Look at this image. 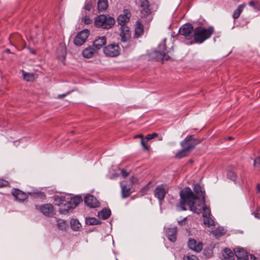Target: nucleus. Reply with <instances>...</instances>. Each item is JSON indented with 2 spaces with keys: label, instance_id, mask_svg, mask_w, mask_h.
<instances>
[{
  "label": "nucleus",
  "instance_id": "nucleus-1",
  "mask_svg": "<svg viewBox=\"0 0 260 260\" xmlns=\"http://www.w3.org/2000/svg\"><path fill=\"white\" fill-rule=\"evenodd\" d=\"M181 200L179 203V207L183 210H187L185 205L189 207L191 211L197 214H200L202 211L203 217L210 216V211L208 208L205 205V201L203 203V206H199L200 208H197L194 206V202L197 200V197L193 194L191 189L189 187H185L180 192Z\"/></svg>",
  "mask_w": 260,
  "mask_h": 260
},
{
  "label": "nucleus",
  "instance_id": "nucleus-2",
  "mask_svg": "<svg viewBox=\"0 0 260 260\" xmlns=\"http://www.w3.org/2000/svg\"><path fill=\"white\" fill-rule=\"evenodd\" d=\"M214 28L210 26L208 28L198 26L194 29L193 40L194 43L201 44L208 39L214 32Z\"/></svg>",
  "mask_w": 260,
  "mask_h": 260
},
{
  "label": "nucleus",
  "instance_id": "nucleus-3",
  "mask_svg": "<svg viewBox=\"0 0 260 260\" xmlns=\"http://www.w3.org/2000/svg\"><path fill=\"white\" fill-rule=\"evenodd\" d=\"M94 23L98 28L109 29L114 25L115 20L113 17L109 15L102 14L95 17Z\"/></svg>",
  "mask_w": 260,
  "mask_h": 260
},
{
  "label": "nucleus",
  "instance_id": "nucleus-4",
  "mask_svg": "<svg viewBox=\"0 0 260 260\" xmlns=\"http://www.w3.org/2000/svg\"><path fill=\"white\" fill-rule=\"evenodd\" d=\"M166 41V40L164 39L158 45V50L153 51L151 54L152 57L156 60H167L170 58V56L167 54L168 51L167 50Z\"/></svg>",
  "mask_w": 260,
  "mask_h": 260
},
{
  "label": "nucleus",
  "instance_id": "nucleus-5",
  "mask_svg": "<svg viewBox=\"0 0 260 260\" xmlns=\"http://www.w3.org/2000/svg\"><path fill=\"white\" fill-rule=\"evenodd\" d=\"M201 142V140L194 138L193 135H188L181 142L180 145L182 147L189 148L188 151L190 152L192 149L194 148Z\"/></svg>",
  "mask_w": 260,
  "mask_h": 260
},
{
  "label": "nucleus",
  "instance_id": "nucleus-6",
  "mask_svg": "<svg viewBox=\"0 0 260 260\" xmlns=\"http://www.w3.org/2000/svg\"><path fill=\"white\" fill-rule=\"evenodd\" d=\"M194 29L190 23H186L183 25L179 30V34L184 36L188 40L193 38Z\"/></svg>",
  "mask_w": 260,
  "mask_h": 260
},
{
  "label": "nucleus",
  "instance_id": "nucleus-7",
  "mask_svg": "<svg viewBox=\"0 0 260 260\" xmlns=\"http://www.w3.org/2000/svg\"><path fill=\"white\" fill-rule=\"evenodd\" d=\"M120 51L119 45L114 43L105 46L103 49L105 54L110 57L117 56L120 54Z\"/></svg>",
  "mask_w": 260,
  "mask_h": 260
},
{
  "label": "nucleus",
  "instance_id": "nucleus-8",
  "mask_svg": "<svg viewBox=\"0 0 260 260\" xmlns=\"http://www.w3.org/2000/svg\"><path fill=\"white\" fill-rule=\"evenodd\" d=\"M167 192V185L162 184L156 186L154 191V195L159 202H161L164 200Z\"/></svg>",
  "mask_w": 260,
  "mask_h": 260
},
{
  "label": "nucleus",
  "instance_id": "nucleus-9",
  "mask_svg": "<svg viewBox=\"0 0 260 260\" xmlns=\"http://www.w3.org/2000/svg\"><path fill=\"white\" fill-rule=\"evenodd\" d=\"M89 35V31L88 29H83L77 33L74 38V43L76 46L82 45L86 41Z\"/></svg>",
  "mask_w": 260,
  "mask_h": 260
},
{
  "label": "nucleus",
  "instance_id": "nucleus-10",
  "mask_svg": "<svg viewBox=\"0 0 260 260\" xmlns=\"http://www.w3.org/2000/svg\"><path fill=\"white\" fill-rule=\"evenodd\" d=\"M131 17V13L128 9H124L123 13L118 16L117 22L121 26L125 25V23L129 22Z\"/></svg>",
  "mask_w": 260,
  "mask_h": 260
},
{
  "label": "nucleus",
  "instance_id": "nucleus-11",
  "mask_svg": "<svg viewBox=\"0 0 260 260\" xmlns=\"http://www.w3.org/2000/svg\"><path fill=\"white\" fill-rule=\"evenodd\" d=\"M120 30V36L121 42L124 43L127 42L130 39L131 36L129 27L126 25L121 26Z\"/></svg>",
  "mask_w": 260,
  "mask_h": 260
},
{
  "label": "nucleus",
  "instance_id": "nucleus-12",
  "mask_svg": "<svg viewBox=\"0 0 260 260\" xmlns=\"http://www.w3.org/2000/svg\"><path fill=\"white\" fill-rule=\"evenodd\" d=\"M166 235L169 240L172 242L176 241L177 228L176 226L168 228L166 229Z\"/></svg>",
  "mask_w": 260,
  "mask_h": 260
},
{
  "label": "nucleus",
  "instance_id": "nucleus-13",
  "mask_svg": "<svg viewBox=\"0 0 260 260\" xmlns=\"http://www.w3.org/2000/svg\"><path fill=\"white\" fill-rule=\"evenodd\" d=\"M85 204L90 208H96L100 206V203L92 195L88 194L84 197Z\"/></svg>",
  "mask_w": 260,
  "mask_h": 260
},
{
  "label": "nucleus",
  "instance_id": "nucleus-14",
  "mask_svg": "<svg viewBox=\"0 0 260 260\" xmlns=\"http://www.w3.org/2000/svg\"><path fill=\"white\" fill-rule=\"evenodd\" d=\"M188 247L196 252H200L203 248V243L201 242H198L194 239L190 238L188 241Z\"/></svg>",
  "mask_w": 260,
  "mask_h": 260
},
{
  "label": "nucleus",
  "instance_id": "nucleus-15",
  "mask_svg": "<svg viewBox=\"0 0 260 260\" xmlns=\"http://www.w3.org/2000/svg\"><path fill=\"white\" fill-rule=\"evenodd\" d=\"M235 255L237 260H248L247 252L243 248H236L235 249Z\"/></svg>",
  "mask_w": 260,
  "mask_h": 260
},
{
  "label": "nucleus",
  "instance_id": "nucleus-16",
  "mask_svg": "<svg viewBox=\"0 0 260 260\" xmlns=\"http://www.w3.org/2000/svg\"><path fill=\"white\" fill-rule=\"evenodd\" d=\"M12 194L14 197H15L16 200L19 201H23L28 197L25 192L17 188H13L12 189Z\"/></svg>",
  "mask_w": 260,
  "mask_h": 260
},
{
  "label": "nucleus",
  "instance_id": "nucleus-17",
  "mask_svg": "<svg viewBox=\"0 0 260 260\" xmlns=\"http://www.w3.org/2000/svg\"><path fill=\"white\" fill-rule=\"evenodd\" d=\"M39 209L44 215L47 216H49L54 211L53 206L50 204L41 205Z\"/></svg>",
  "mask_w": 260,
  "mask_h": 260
},
{
  "label": "nucleus",
  "instance_id": "nucleus-18",
  "mask_svg": "<svg viewBox=\"0 0 260 260\" xmlns=\"http://www.w3.org/2000/svg\"><path fill=\"white\" fill-rule=\"evenodd\" d=\"M68 205L70 206V208L74 209L81 202H82V198L80 196H76L73 198H67Z\"/></svg>",
  "mask_w": 260,
  "mask_h": 260
},
{
  "label": "nucleus",
  "instance_id": "nucleus-19",
  "mask_svg": "<svg viewBox=\"0 0 260 260\" xmlns=\"http://www.w3.org/2000/svg\"><path fill=\"white\" fill-rule=\"evenodd\" d=\"M107 42V38L105 36L98 37L93 41V46L95 48L96 50L100 49L103 46L106 45Z\"/></svg>",
  "mask_w": 260,
  "mask_h": 260
},
{
  "label": "nucleus",
  "instance_id": "nucleus-20",
  "mask_svg": "<svg viewBox=\"0 0 260 260\" xmlns=\"http://www.w3.org/2000/svg\"><path fill=\"white\" fill-rule=\"evenodd\" d=\"M140 6L142 8L141 13L144 16H148L151 13V10L149 8V2L147 0H141Z\"/></svg>",
  "mask_w": 260,
  "mask_h": 260
},
{
  "label": "nucleus",
  "instance_id": "nucleus-21",
  "mask_svg": "<svg viewBox=\"0 0 260 260\" xmlns=\"http://www.w3.org/2000/svg\"><path fill=\"white\" fill-rule=\"evenodd\" d=\"M144 32V26L142 23L138 21L136 23V27L135 28V32L133 36L134 39H137L141 37Z\"/></svg>",
  "mask_w": 260,
  "mask_h": 260
},
{
  "label": "nucleus",
  "instance_id": "nucleus-22",
  "mask_svg": "<svg viewBox=\"0 0 260 260\" xmlns=\"http://www.w3.org/2000/svg\"><path fill=\"white\" fill-rule=\"evenodd\" d=\"M193 190L198 196H197V198L201 197L203 199V203H204L205 191L204 188L200 185L197 184L194 185Z\"/></svg>",
  "mask_w": 260,
  "mask_h": 260
},
{
  "label": "nucleus",
  "instance_id": "nucleus-23",
  "mask_svg": "<svg viewBox=\"0 0 260 260\" xmlns=\"http://www.w3.org/2000/svg\"><path fill=\"white\" fill-rule=\"evenodd\" d=\"M222 260H235V252H233L230 248L224 249Z\"/></svg>",
  "mask_w": 260,
  "mask_h": 260
},
{
  "label": "nucleus",
  "instance_id": "nucleus-24",
  "mask_svg": "<svg viewBox=\"0 0 260 260\" xmlns=\"http://www.w3.org/2000/svg\"><path fill=\"white\" fill-rule=\"evenodd\" d=\"M95 53H96V50L93 48L91 46H89L84 49L82 53L84 57L90 58L92 57Z\"/></svg>",
  "mask_w": 260,
  "mask_h": 260
},
{
  "label": "nucleus",
  "instance_id": "nucleus-25",
  "mask_svg": "<svg viewBox=\"0 0 260 260\" xmlns=\"http://www.w3.org/2000/svg\"><path fill=\"white\" fill-rule=\"evenodd\" d=\"M121 197L123 199L126 198L131 194V188L124 184L123 182L121 183Z\"/></svg>",
  "mask_w": 260,
  "mask_h": 260
},
{
  "label": "nucleus",
  "instance_id": "nucleus-26",
  "mask_svg": "<svg viewBox=\"0 0 260 260\" xmlns=\"http://www.w3.org/2000/svg\"><path fill=\"white\" fill-rule=\"evenodd\" d=\"M246 4L243 3L240 5L238 8L234 11L233 17L235 20L239 18Z\"/></svg>",
  "mask_w": 260,
  "mask_h": 260
},
{
  "label": "nucleus",
  "instance_id": "nucleus-27",
  "mask_svg": "<svg viewBox=\"0 0 260 260\" xmlns=\"http://www.w3.org/2000/svg\"><path fill=\"white\" fill-rule=\"evenodd\" d=\"M183 149L178 151L177 153L175 154V157L177 158H182L183 157L187 156L189 153V151H188L189 148H184L182 147Z\"/></svg>",
  "mask_w": 260,
  "mask_h": 260
},
{
  "label": "nucleus",
  "instance_id": "nucleus-28",
  "mask_svg": "<svg viewBox=\"0 0 260 260\" xmlns=\"http://www.w3.org/2000/svg\"><path fill=\"white\" fill-rule=\"evenodd\" d=\"M56 225L58 229L61 231H66L68 228L67 222L61 219L57 220Z\"/></svg>",
  "mask_w": 260,
  "mask_h": 260
},
{
  "label": "nucleus",
  "instance_id": "nucleus-29",
  "mask_svg": "<svg viewBox=\"0 0 260 260\" xmlns=\"http://www.w3.org/2000/svg\"><path fill=\"white\" fill-rule=\"evenodd\" d=\"M111 212L109 209L105 208L99 213V216L103 220L108 219L111 215Z\"/></svg>",
  "mask_w": 260,
  "mask_h": 260
},
{
  "label": "nucleus",
  "instance_id": "nucleus-30",
  "mask_svg": "<svg viewBox=\"0 0 260 260\" xmlns=\"http://www.w3.org/2000/svg\"><path fill=\"white\" fill-rule=\"evenodd\" d=\"M108 7L107 0H99L98 2V9L101 12L105 11Z\"/></svg>",
  "mask_w": 260,
  "mask_h": 260
},
{
  "label": "nucleus",
  "instance_id": "nucleus-31",
  "mask_svg": "<svg viewBox=\"0 0 260 260\" xmlns=\"http://www.w3.org/2000/svg\"><path fill=\"white\" fill-rule=\"evenodd\" d=\"M53 199L56 203V205L59 206L64 204V202L67 201V199H66V197L61 196H55L54 197Z\"/></svg>",
  "mask_w": 260,
  "mask_h": 260
},
{
  "label": "nucleus",
  "instance_id": "nucleus-32",
  "mask_svg": "<svg viewBox=\"0 0 260 260\" xmlns=\"http://www.w3.org/2000/svg\"><path fill=\"white\" fill-rule=\"evenodd\" d=\"M72 208H70V206L68 205V202L67 201L66 202H64V204H62L60 206L59 213L62 214H66Z\"/></svg>",
  "mask_w": 260,
  "mask_h": 260
},
{
  "label": "nucleus",
  "instance_id": "nucleus-33",
  "mask_svg": "<svg viewBox=\"0 0 260 260\" xmlns=\"http://www.w3.org/2000/svg\"><path fill=\"white\" fill-rule=\"evenodd\" d=\"M101 221L95 217H88L86 218V223L89 225H96L101 223Z\"/></svg>",
  "mask_w": 260,
  "mask_h": 260
},
{
  "label": "nucleus",
  "instance_id": "nucleus-34",
  "mask_svg": "<svg viewBox=\"0 0 260 260\" xmlns=\"http://www.w3.org/2000/svg\"><path fill=\"white\" fill-rule=\"evenodd\" d=\"M70 224L71 229L74 231H78L81 226V224L77 219H72Z\"/></svg>",
  "mask_w": 260,
  "mask_h": 260
},
{
  "label": "nucleus",
  "instance_id": "nucleus-35",
  "mask_svg": "<svg viewBox=\"0 0 260 260\" xmlns=\"http://www.w3.org/2000/svg\"><path fill=\"white\" fill-rule=\"evenodd\" d=\"M237 175L234 170H229L227 172V178L234 182L236 181Z\"/></svg>",
  "mask_w": 260,
  "mask_h": 260
},
{
  "label": "nucleus",
  "instance_id": "nucleus-36",
  "mask_svg": "<svg viewBox=\"0 0 260 260\" xmlns=\"http://www.w3.org/2000/svg\"><path fill=\"white\" fill-rule=\"evenodd\" d=\"M23 78L27 82L33 81L35 79V75L32 73H23Z\"/></svg>",
  "mask_w": 260,
  "mask_h": 260
},
{
  "label": "nucleus",
  "instance_id": "nucleus-37",
  "mask_svg": "<svg viewBox=\"0 0 260 260\" xmlns=\"http://www.w3.org/2000/svg\"><path fill=\"white\" fill-rule=\"evenodd\" d=\"M203 222L205 225L209 227L214 225V221L210 216L204 217Z\"/></svg>",
  "mask_w": 260,
  "mask_h": 260
},
{
  "label": "nucleus",
  "instance_id": "nucleus-38",
  "mask_svg": "<svg viewBox=\"0 0 260 260\" xmlns=\"http://www.w3.org/2000/svg\"><path fill=\"white\" fill-rule=\"evenodd\" d=\"M248 5L256 11H260V4L258 1H251L248 3Z\"/></svg>",
  "mask_w": 260,
  "mask_h": 260
},
{
  "label": "nucleus",
  "instance_id": "nucleus-39",
  "mask_svg": "<svg viewBox=\"0 0 260 260\" xmlns=\"http://www.w3.org/2000/svg\"><path fill=\"white\" fill-rule=\"evenodd\" d=\"M254 167L260 170V156L257 157L254 160Z\"/></svg>",
  "mask_w": 260,
  "mask_h": 260
},
{
  "label": "nucleus",
  "instance_id": "nucleus-40",
  "mask_svg": "<svg viewBox=\"0 0 260 260\" xmlns=\"http://www.w3.org/2000/svg\"><path fill=\"white\" fill-rule=\"evenodd\" d=\"M184 260H199L198 257L194 255H187L183 257Z\"/></svg>",
  "mask_w": 260,
  "mask_h": 260
},
{
  "label": "nucleus",
  "instance_id": "nucleus-41",
  "mask_svg": "<svg viewBox=\"0 0 260 260\" xmlns=\"http://www.w3.org/2000/svg\"><path fill=\"white\" fill-rule=\"evenodd\" d=\"M158 136V134L156 133H153L151 134H148L146 136L145 140L146 141H149V140H151L152 139L157 137Z\"/></svg>",
  "mask_w": 260,
  "mask_h": 260
},
{
  "label": "nucleus",
  "instance_id": "nucleus-42",
  "mask_svg": "<svg viewBox=\"0 0 260 260\" xmlns=\"http://www.w3.org/2000/svg\"><path fill=\"white\" fill-rule=\"evenodd\" d=\"M9 184V182L4 179H0V188L7 186Z\"/></svg>",
  "mask_w": 260,
  "mask_h": 260
},
{
  "label": "nucleus",
  "instance_id": "nucleus-43",
  "mask_svg": "<svg viewBox=\"0 0 260 260\" xmlns=\"http://www.w3.org/2000/svg\"><path fill=\"white\" fill-rule=\"evenodd\" d=\"M83 8L88 11H90L92 8V5L90 3H85Z\"/></svg>",
  "mask_w": 260,
  "mask_h": 260
},
{
  "label": "nucleus",
  "instance_id": "nucleus-44",
  "mask_svg": "<svg viewBox=\"0 0 260 260\" xmlns=\"http://www.w3.org/2000/svg\"><path fill=\"white\" fill-rule=\"evenodd\" d=\"M83 21L86 24H89L92 22V20L90 19L89 16L87 15L84 17Z\"/></svg>",
  "mask_w": 260,
  "mask_h": 260
},
{
  "label": "nucleus",
  "instance_id": "nucleus-45",
  "mask_svg": "<svg viewBox=\"0 0 260 260\" xmlns=\"http://www.w3.org/2000/svg\"><path fill=\"white\" fill-rule=\"evenodd\" d=\"M141 144L143 146L144 149H145V150H149V146H148L146 144V143H145V141H144V140L143 139H141Z\"/></svg>",
  "mask_w": 260,
  "mask_h": 260
},
{
  "label": "nucleus",
  "instance_id": "nucleus-46",
  "mask_svg": "<svg viewBox=\"0 0 260 260\" xmlns=\"http://www.w3.org/2000/svg\"><path fill=\"white\" fill-rule=\"evenodd\" d=\"M59 50H60V51H61V55L63 57V58H65L66 56V54H67V52H66V50L63 47H61L60 48H58V50L59 51Z\"/></svg>",
  "mask_w": 260,
  "mask_h": 260
},
{
  "label": "nucleus",
  "instance_id": "nucleus-47",
  "mask_svg": "<svg viewBox=\"0 0 260 260\" xmlns=\"http://www.w3.org/2000/svg\"><path fill=\"white\" fill-rule=\"evenodd\" d=\"M120 171H121V175L124 178H126L129 175V173L128 172H127V171L124 169H121L120 170Z\"/></svg>",
  "mask_w": 260,
  "mask_h": 260
},
{
  "label": "nucleus",
  "instance_id": "nucleus-48",
  "mask_svg": "<svg viewBox=\"0 0 260 260\" xmlns=\"http://www.w3.org/2000/svg\"><path fill=\"white\" fill-rule=\"evenodd\" d=\"M187 219V217H184L182 220L178 221V224L181 226L184 225L185 224V221Z\"/></svg>",
  "mask_w": 260,
  "mask_h": 260
},
{
  "label": "nucleus",
  "instance_id": "nucleus-49",
  "mask_svg": "<svg viewBox=\"0 0 260 260\" xmlns=\"http://www.w3.org/2000/svg\"><path fill=\"white\" fill-rule=\"evenodd\" d=\"M70 93H71V92L69 91V92H67L66 93L59 94V95H58L57 98L59 99H62L64 97H65L66 96H67V95H68L69 94H70Z\"/></svg>",
  "mask_w": 260,
  "mask_h": 260
},
{
  "label": "nucleus",
  "instance_id": "nucleus-50",
  "mask_svg": "<svg viewBox=\"0 0 260 260\" xmlns=\"http://www.w3.org/2000/svg\"><path fill=\"white\" fill-rule=\"evenodd\" d=\"M148 184H147L143 187V188L142 189V191L144 193L146 192L148 190Z\"/></svg>",
  "mask_w": 260,
  "mask_h": 260
},
{
  "label": "nucleus",
  "instance_id": "nucleus-51",
  "mask_svg": "<svg viewBox=\"0 0 260 260\" xmlns=\"http://www.w3.org/2000/svg\"><path fill=\"white\" fill-rule=\"evenodd\" d=\"M256 191L258 193L260 192V184L257 183L256 186Z\"/></svg>",
  "mask_w": 260,
  "mask_h": 260
},
{
  "label": "nucleus",
  "instance_id": "nucleus-52",
  "mask_svg": "<svg viewBox=\"0 0 260 260\" xmlns=\"http://www.w3.org/2000/svg\"><path fill=\"white\" fill-rule=\"evenodd\" d=\"M203 199L202 200V201L201 202V204H198L197 205H196V202H194V206L196 207L197 208H200V207L199 206H203Z\"/></svg>",
  "mask_w": 260,
  "mask_h": 260
},
{
  "label": "nucleus",
  "instance_id": "nucleus-53",
  "mask_svg": "<svg viewBox=\"0 0 260 260\" xmlns=\"http://www.w3.org/2000/svg\"><path fill=\"white\" fill-rule=\"evenodd\" d=\"M253 214L254 215L255 217L260 219V214H259L258 213L254 212Z\"/></svg>",
  "mask_w": 260,
  "mask_h": 260
},
{
  "label": "nucleus",
  "instance_id": "nucleus-54",
  "mask_svg": "<svg viewBox=\"0 0 260 260\" xmlns=\"http://www.w3.org/2000/svg\"><path fill=\"white\" fill-rule=\"evenodd\" d=\"M28 49H29L30 52L33 54H36V52L35 50L31 49L30 48L28 47Z\"/></svg>",
  "mask_w": 260,
  "mask_h": 260
},
{
  "label": "nucleus",
  "instance_id": "nucleus-55",
  "mask_svg": "<svg viewBox=\"0 0 260 260\" xmlns=\"http://www.w3.org/2000/svg\"><path fill=\"white\" fill-rule=\"evenodd\" d=\"M251 260H257V258L253 254H250Z\"/></svg>",
  "mask_w": 260,
  "mask_h": 260
},
{
  "label": "nucleus",
  "instance_id": "nucleus-56",
  "mask_svg": "<svg viewBox=\"0 0 260 260\" xmlns=\"http://www.w3.org/2000/svg\"><path fill=\"white\" fill-rule=\"evenodd\" d=\"M162 140V137L160 136L158 138V140L161 141Z\"/></svg>",
  "mask_w": 260,
  "mask_h": 260
},
{
  "label": "nucleus",
  "instance_id": "nucleus-57",
  "mask_svg": "<svg viewBox=\"0 0 260 260\" xmlns=\"http://www.w3.org/2000/svg\"><path fill=\"white\" fill-rule=\"evenodd\" d=\"M224 232H220V233H219V235L221 236L223 235H224Z\"/></svg>",
  "mask_w": 260,
  "mask_h": 260
},
{
  "label": "nucleus",
  "instance_id": "nucleus-58",
  "mask_svg": "<svg viewBox=\"0 0 260 260\" xmlns=\"http://www.w3.org/2000/svg\"><path fill=\"white\" fill-rule=\"evenodd\" d=\"M141 137L142 139H143V136L142 135L136 136L135 137L136 138V137Z\"/></svg>",
  "mask_w": 260,
  "mask_h": 260
},
{
  "label": "nucleus",
  "instance_id": "nucleus-59",
  "mask_svg": "<svg viewBox=\"0 0 260 260\" xmlns=\"http://www.w3.org/2000/svg\"><path fill=\"white\" fill-rule=\"evenodd\" d=\"M233 139V138L232 137H229L228 138V139H229V140H232Z\"/></svg>",
  "mask_w": 260,
  "mask_h": 260
},
{
  "label": "nucleus",
  "instance_id": "nucleus-60",
  "mask_svg": "<svg viewBox=\"0 0 260 260\" xmlns=\"http://www.w3.org/2000/svg\"><path fill=\"white\" fill-rule=\"evenodd\" d=\"M10 49H6L7 52H10Z\"/></svg>",
  "mask_w": 260,
  "mask_h": 260
}]
</instances>
